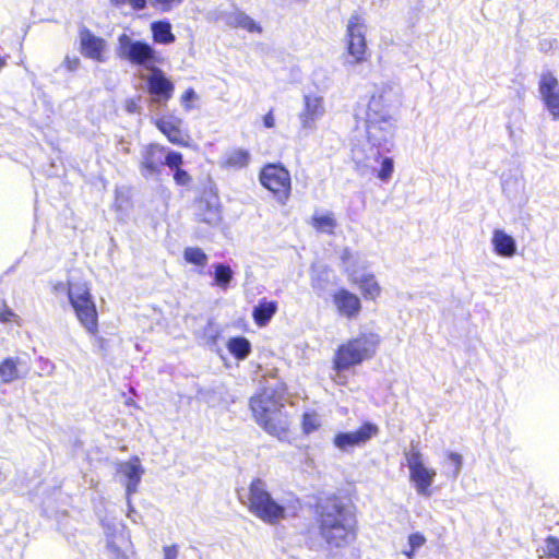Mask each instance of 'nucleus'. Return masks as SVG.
I'll return each mask as SVG.
<instances>
[{
  "instance_id": "obj_19",
  "label": "nucleus",
  "mask_w": 559,
  "mask_h": 559,
  "mask_svg": "<svg viewBox=\"0 0 559 559\" xmlns=\"http://www.w3.org/2000/svg\"><path fill=\"white\" fill-rule=\"evenodd\" d=\"M119 472L127 478L126 492L128 498L135 493L141 481L144 469L139 457L134 456L128 462L121 463Z\"/></svg>"
},
{
  "instance_id": "obj_34",
  "label": "nucleus",
  "mask_w": 559,
  "mask_h": 559,
  "mask_svg": "<svg viewBox=\"0 0 559 559\" xmlns=\"http://www.w3.org/2000/svg\"><path fill=\"white\" fill-rule=\"evenodd\" d=\"M183 164V156L181 153L176 151L165 152L164 154V165L169 167L173 171L177 168H180Z\"/></svg>"
},
{
  "instance_id": "obj_25",
  "label": "nucleus",
  "mask_w": 559,
  "mask_h": 559,
  "mask_svg": "<svg viewBox=\"0 0 559 559\" xmlns=\"http://www.w3.org/2000/svg\"><path fill=\"white\" fill-rule=\"evenodd\" d=\"M354 283L357 284L365 298L374 299L380 294V286L371 274L354 275Z\"/></svg>"
},
{
  "instance_id": "obj_50",
  "label": "nucleus",
  "mask_w": 559,
  "mask_h": 559,
  "mask_svg": "<svg viewBox=\"0 0 559 559\" xmlns=\"http://www.w3.org/2000/svg\"><path fill=\"white\" fill-rule=\"evenodd\" d=\"M5 61L4 59L0 56V69L4 66Z\"/></svg>"
},
{
  "instance_id": "obj_6",
  "label": "nucleus",
  "mask_w": 559,
  "mask_h": 559,
  "mask_svg": "<svg viewBox=\"0 0 559 559\" xmlns=\"http://www.w3.org/2000/svg\"><path fill=\"white\" fill-rule=\"evenodd\" d=\"M117 53L131 64L143 67L148 71L163 61V58L151 44L133 39L124 33L118 37Z\"/></svg>"
},
{
  "instance_id": "obj_21",
  "label": "nucleus",
  "mask_w": 559,
  "mask_h": 559,
  "mask_svg": "<svg viewBox=\"0 0 559 559\" xmlns=\"http://www.w3.org/2000/svg\"><path fill=\"white\" fill-rule=\"evenodd\" d=\"M491 243L495 252L500 257L511 258L516 253L515 239L503 229L493 230Z\"/></svg>"
},
{
  "instance_id": "obj_10",
  "label": "nucleus",
  "mask_w": 559,
  "mask_h": 559,
  "mask_svg": "<svg viewBox=\"0 0 559 559\" xmlns=\"http://www.w3.org/2000/svg\"><path fill=\"white\" fill-rule=\"evenodd\" d=\"M367 26L361 15L354 13L350 15L346 26L347 52L353 58L354 63H359L366 59Z\"/></svg>"
},
{
  "instance_id": "obj_46",
  "label": "nucleus",
  "mask_w": 559,
  "mask_h": 559,
  "mask_svg": "<svg viewBox=\"0 0 559 559\" xmlns=\"http://www.w3.org/2000/svg\"><path fill=\"white\" fill-rule=\"evenodd\" d=\"M13 317H15L14 312L11 309L5 308L4 311L0 313V321L7 323Z\"/></svg>"
},
{
  "instance_id": "obj_12",
  "label": "nucleus",
  "mask_w": 559,
  "mask_h": 559,
  "mask_svg": "<svg viewBox=\"0 0 559 559\" xmlns=\"http://www.w3.org/2000/svg\"><path fill=\"white\" fill-rule=\"evenodd\" d=\"M145 80L153 102L159 106H165L173 97L174 83L157 67L150 71Z\"/></svg>"
},
{
  "instance_id": "obj_18",
  "label": "nucleus",
  "mask_w": 559,
  "mask_h": 559,
  "mask_svg": "<svg viewBox=\"0 0 559 559\" xmlns=\"http://www.w3.org/2000/svg\"><path fill=\"white\" fill-rule=\"evenodd\" d=\"M80 41L82 53L96 61H104L103 51L105 49V40L95 36L88 28L83 27L80 31Z\"/></svg>"
},
{
  "instance_id": "obj_16",
  "label": "nucleus",
  "mask_w": 559,
  "mask_h": 559,
  "mask_svg": "<svg viewBox=\"0 0 559 559\" xmlns=\"http://www.w3.org/2000/svg\"><path fill=\"white\" fill-rule=\"evenodd\" d=\"M182 120L173 115H165L155 120L156 128L175 145L188 146V134L181 130Z\"/></svg>"
},
{
  "instance_id": "obj_38",
  "label": "nucleus",
  "mask_w": 559,
  "mask_h": 559,
  "mask_svg": "<svg viewBox=\"0 0 559 559\" xmlns=\"http://www.w3.org/2000/svg\"><path fill=\"white\" fill-rule=\"evenodd\" d=\"M425 542H426V538L424 537L423 534H420V533L411 534L408 537V544L412 548V551L407 552V556L411 557L412 552L414 550H416L417 548L421 547L425 544Z\"/></svg>"
},
{
  "instance_id": "obj_4",
  "label": "nucleus",
  "mask_w": 559,
  "mask_h": 559,
  "mask_svg": "<svg viewBox=\"0 0 559 559\" xmlns=\"http://www.w3.org/2000/svg\"><path fill=\"white\" fill-rule=\"evenodd\" d=\"M238 495L249 511L267 524H276L286 518L285 506L273 499L266 484L260 478L251 481L247 492L239 491Z\"/></svg>"
},
{
  "instance_id": "obj_3",
  "label": "nucleus",
  "mask_w": 559,
  "mask_h": 559,
  "mask_svg": "<svg viewBox=\"0 0 559 559\" xmlns=\"http://www.w3.org/2000/svg\"><path fill=\"white\" fill-rule=\"evenodd\" d=\"M250 408L260 426L275 437L281 438L288 430L289 421L280 396L273 390L265 389L250 400Z\"/></svg>"
},
{
  "instance_id": "obj_35",
  "label": "nucleus",
  "mask_w": 559,
  "mask_h": 559,
  "mask_svg": "<svg viewBox=\"0 0 559 559\" xmlns=\"http://www.w3.org/2000/svg\"><path fill=\"white\" fill-rule=\"evenodd\" d=\"M320 418L317 414L306 413L302 417V430L309 435L320 427Z\"/></svg>"
},
{
  "instance_id": "obj_45",
  "label": "nucleus",
  "mask_w": 559,
  "mask_h": 559,
  "mask_svg": "<svg viewBox=\"0 0 559 559\" xmlns=\"http://www.w3.org/2000/svg\"><path fill=\"white\" fill-rule=\"evenodd\" d=\"M557 49L559 48V40L558 39H552V40H544L540 43V49L545 52H547L548 50L550 49Z\"/></svg>"
},
{
  "instance_id": "obj_47",
  "label": "nucleus",
  "mask_w": 559,
  "mask_h": 559,
  "mask_svg": "<svg viewBox=\"0 0 559 559\" xmlns=\"http://www.w3.org/2000/svg\"><path fill=\"white\" fill-rule=\"evenodd\" d=\"M263 123L266 128H273L275 124V119L272 111L267 112L263 118Z\"/></svg>"
},
{
  "instance_id": "obj_24",
  "label": "nucleus",
  "mask_w": 559,
  "mask_h": 559,
  "mask_svg": "<svg viewBox=\"0 0 559 559\" xmlns=\"http://www.w3.org/2000/svg\"><path fill=\"white\" fill-rule=\"evenodd\" d=\"M277 311V302L261 299L257 306L253 307L252 317L257 325L265 326Z\"/></svg>"
},
{
  "instance_id": "obj_8",
  "label": "nucleus",
  "mask_w": 559,
  "mask_h": 559,
  "mask_svg": "<svg viewBox=\"0 0 559 559\" xmlns=\"http://www.w3.org/2000/svg\"><path fill=\"white\" fill-rule=\"evenodd\" d=\"M68 296L82 325L92 334L97 331V311L88 289L83 285H70Z\"/></svg>"
},
{
  "instance_id": "obj_39",
  "label": "nucleus",
  "mask_w": 559,
  "mask_h": 559,
  "mask_svg": "<svg viewBox=\"0 0 559 559\" xmlns=\"http://www.w3.org/2000/svg\"><path fill=\"white\" fill-rule=\"evenodd\" d=\"M197 93L193 88H188L183 95L181 96V103L186 107L187 110L191 109V106L189 105L190 102L197 99Z\"/></svg>"
},
{
  "instance_id": "obj_13",
  "label": "nucleus",
  "mask_w": 559,
  "mask_h": 559,
  "mask_svg": "<svg viewBox=\"0 0 559 559\" xmlns=\"http://www.w3.org/2000/svg\"><path fill=\"white\" fill-rule=\"evenodd\" d=\"M378 432L379 428L377 425L371 423H365L356 431L340 432L335 435L333 443L337 449L347 452L352 448L361 447L366 444Z\"/></svg>"
},
{
  "instance_id": "obj_37",
  "label": "nucleus",
  "mask_w": 559,
  "mask_h": 559,
  "mask_svg": "<svg viewBox=\"0 0 559 559\" xmlns=\"http://www.w3.org/2000/svg\"><path fill=\"white\" fill-rule=\"evenodd\" d=\"M173 176L178 186L187 187L192 182V177L181 167L175 169Z\"/></svg>"
},
{
  "instance_id": "obj_36",
  "label": "nucleus",
  "mask_w": 559,
  "mask_h": 559,
  "mask_svg": "<svg viewBox=\"0 0 559 559\" xmlns=\"http://www.w3.org/2000/svg\"><path fill=\"white\" fill-rule=\"evenodd\" d=\"M544 554L548 557L559 559V538L555 536H548L545 539Z\"/></svg>"
},
{
  "instance_id": "obj_22",
  "label": "nucleus",
  "mask_w": 559,
  "mask_h": 559,
  "mask_svg": "<svg viewBox=\"0 0 559 559\" xmlns=\"http://www.w3.org/2000/svg\"><path fill=\"white\" fill-rule=\"evenodd\" d=\"M195 216L199 222L205 223L210 226H216L221 222L218 207L203 199L197 203Z\"/></svg>"
},
{
  "instance_id": "obj_29",
  "label": "nucleus",
  "mask_w": 559,
  "mask_h": 559,
  "mask_svg": "<svg viewBox=\"0 0 559 559\" xmlns=\"http://www.w3.org/2000/svg\"><path fill=\"white\" fill-rule=\"evenodd\" d=\"M312 226L320 233L332 235L334 228L337 226V222L333 213L329 212L323 215H313Z\"/></svg>"
},
{
  "instance_id": "obj_5",
  "label": "nucleus",
  "mask_w": 559,
  "mask_h": 559,
  "mask_svg": "<svg viewBox=\"0 0 559 559\" xmlns=\"http://www.w3.org/2000/svg\"><path fill=\"white\" fill-rule=\"evenodd\" d=\"M379 343L378 334L365 333L341 345L335 354L334 369L336 371L347 370L370 359L376 354Z\"/></svg>"
},
{
  "instance_id": "obj_9",
  "label": "nucleus",
  "mask_w": 559,
  "mask_h": 559,
  "mask_svg": "<svg viewBox=\"0 0 559 559\" xmlns=\"http://www.w3.org/2000/svg\"><path fill=\"white\" fill-rule=\"evenodd\" d=\"M405 459L409 478L415 484L418 495L429 497L431 495L429 487L435 480L436 471L425 466L421 453L414 447L405 453Z\"/></svg>"
},
{
  "instance_id": "obj_41",
  "label": "nucleus",
  "mask_w": 559,
  "mask_h": 559,
  "mask_svg": "<svg viewBox=\"0 0 559 559\" xmlns=\"http://www.w3.org/2000/svg\"><path fill=\"white\" fill-rule=\"evenodd\" d=\"M164 559H178L179 551L177 545L165 546L163 548Z\"/></svg>"
},
{
  "instance_id": "obj_15",
  "label": "nucleus",
  "mask_w": 559,
  "mask_h": 559,
  "mask_svg": "<svg viewBox=\"0 0 559 559\" xmlns=\"http://www.w3.org/2000/svg\"><path fill=\"white\" fill-rule=\"evenodd\" d=\"M325 112L324 100L321 96L307 94L304 96V109L298 118L302 131H313L317 128V121Z\"/></svg>"
},
{
  "instance_id": "obj_2",
  "label": "nucleus",
  "mask_w": 559,
  "mask_h": 559,
  "mask_svg": "<svg viewBox=\"0 0 559 559\" xmlns=\"http://www.w3.org/2000/svg\"><path fill=\"white\" fill-rule=\"evenodd\" d=\"M356 516L352 508L337 497L326 498L317 504L319 534L329 548H344L357 535Z\"/></svg>"
},
{
  "instance_id": "obj_28",
  "label": "nucleus",
  "mask_w": 559,
  "mask_h": 559,
  "mask_svg": "<svg viewBox=\"0 0 559 559\" xmlns=\"http://www.w3.org/2000/svg\"><path fill=\"white\" fill-rule=\"evenodd\" d=\"M20 365L19 358H5L0 364V377L2 382L10 383L20 378L17 366Z\"/></svg>"
},
{
  "instance_id": "obj_40",
  "label": "nucleus",
  "mask_w": 559,
  "mask_h": 559,
  "mask_svg": "<svg viewBox=\"0 0 559 559\" xmlns=\"http://www.w3.org/2000/svg\"><path fill=\"white\" fill-rule=\"evenodd\" d=\"M80 63H81V61L78 57L71 58V57L67 56L63 61V64L70 72L76 71L80 67Z\"/></svg>"
},
{
  "instance_id": "obj_7",
  "label": "nucleus",
  "mask_w": 559,
  "mask_h": 559,
  "mask_svg": "<svg viewBox=\"0 0 559 559\" xmlns=\"http://www.w3.org/2000/svg\"><path fill=\"white\" fill-rule=\"evenodd\" d=\"M261 185L271 191L281 204H286L290 197L292 179L289 171L281 164L265 165L259 176Z\"/></svg>"
},
{
  "instance_id": "obj_1",
  "label": "nucleus",
  "mask_w": 559,
  "mask_h": 559,
  "mask_svg": "<svg viewBox=\"0 0 559 559\" xmlns=\"http://www.w3.org/2000/svg\"><path fill=\"white\" fill-rule=\"evenodd\" d=\"M396 120L383 116L368 117L366 115V132L368 143L371 145L369 154L364 158L354 152V159L361 176L377 174L382 181H389L394 170L391 157H383V152H390L394 145Z\"/></svg>"
},
{
  "instance_id": "obj_23",
  "label": "nucleus",
  "mask_w": 559,
  "mask_h": 559,
  "mask_svg": "<svg viewBox=\"0 0 559 559\" xmlns=\"http://www.w3.org/2000/svg\"><path fill=\"white\" fill-rule=\"evenodd\" d=\"M226 22L231 27L242 28L249 33H262V26L240 10L229 13Z\"/></svg>"
},
{
  "instance_id": "obj_49",
  "label": "nucleus",
  "mask_w": 559,
  "mask_h": 559,
  "mask_svg": "<svg viewBox=\"0 0 559 559\" xmlns=\"http://www.w3.org/2000/svg\"><path fill=\"white\" fill-rule=\"evenodd\" d=\"M123 0H111V2L115 3V5L117 7H120V3L122 2Z\"/></svg>"
},
{
  "instance_id": "obj_11",
  "label": "nucleus",
  "mask_w": 559,
  "mask_h": 559,
  "mask_svg": "<svg viewBox=\"0 0 559 559\" xmlns=\"http://www.w3.org/2000/svg\"><path fill=\"white\" fill-rule=\"evenodd\" d=\"M399 104L397 88L390 84H383L370 97L366 115L368 117L383 116V118H394L393 110Z\"/></svg>"
},
{
  "instance_id": "obj_17",
  "label": "nucleus",
  "mask_w": 559,
  "mask_h": 559,
  "mask_svg": "<svg viewBox=\"0 0 559 559\" xmlns=\"http://www.w3.org/2000/svg\"><path fill=\"white\" fill-rule=\"evenodd\" d=\"M333 304L340 316L347 319L356 318L361 310V302L358 296L342 288L333 295Z\"/></svg>"
},
{
  "instance_id": "obj_31",
  "label": "nucleus",
  "mask_w": 559,
  "mask_h": 559,
  "mask_svg": "<svg viewBox=\"0 0 559 559\" xmlns=\"http://www.w3.org/2000/svg\"><path fill=\"white\" fill-rule=\"evenodd\" d=\"M183 258L188 263L202 267L206 265L209 260L206 253L198 247L186 248L183 251Z\"/></svg>"
},
{
  "instance_id": "obj_20",
  "label": "nucleus",
  "mask_w": 559,
  "mask_h": 559,
  "mask_svg": "<svg viewBox=\"0 0 559 559\" xmlns=\"http://www.w3.org/2000/svg\"><path fill=\"white\" fill-rule=\"evenodd\" d=\"M538 92L545 106L559 99V82L550 71L540 74Z\"/></svg>"
},
{
  "instance_id": "obj_51",
  "label": "nucleus",
  "mask_w": 559,
  "mask_h": 559,
  "mask_svg": "<svg viewBox=\"0 0 559 559\" xmlns=\"http://www.w3.org/2000/svg\"><path fill=\"white\" fill-rule=\"evenodd\" d=\"M128 110H129V111H133V105H130V106L128 107Z\"/></svg>"
},
{
  "instance_id": "obj_48",
  "label": "nucleus",
  "mask_w": 559,
  "mask_h": 559,
  "mask_svg": "<svg viewBox=\"0 0 559 559\" xmlns=\"http://www.w3.org/2000/svg\"><path fill=\"white\" fill-rule=\"evenodd\" d=\"M197 557V549L194 547H189L182 555L181 559H194Z\"/></svg>"
},
{
  "instance_id": "obj_14",
  "label": "nucleus",
  "mask_w": 559,
  "mask_h": 559,
  "mask_svg": "<svg viewBox=\"0 0 559 559\" xmlns=\"http://www.w3.org/2000/svg\"><path fill=\"white\" fill-rule=\"evenodd\" d=\"M165 152L166 147L156 143L145 146L140 162V173L144 178H157L162 174Z\"/></svg>"
},
{
  "instance_id": "obj_44",
  "label": "nucleus",
  "mask_w": 559,
  "mask_h": 559,
  "mask_svg": "<svg viewBox=\"0 0 559 559\" xmlns=\"http://www.w3.org/2000/svg\"><path fill=\"white\" fill-rule=\"evenodd\" d=\"M545 107L549 111L554 120H559V99Z\"/></svg>"
},
{
  "instance_id": "obj_30",
  "label": "nucleus",
  "mask_w": 559,
  "mask_h": 559,
  "mask_svg": "<svg viewBox=\"0 0 559 559\" xmlns=\"http://www.w3.org/2000/svg\"><path fill=\"white\" fill-rule=\"evenodd\" d=\"M214 267V284L223 289H225L233 280L234 272L229 265L225 263H216L213 265Z\"/></svg>"
},
{
  "instance_id": "obj_33",
  "label": "nucleus",
  "mask_w": 559,
  "mask_h": 559,
  "mask_svg": "<svg viewBox=\"0 0 559 559\" xmlns=\"http://www.w3.org/2000/svg\"><path fill=\"white\" fill-rule=\"evenodd\" d=\"M447 456L449 461L447 474L455 479L461 473L463 466V457L456 452H448Z\"/></svg>"
},
{
  "instance_id": "obj_43",
  "label": "nucleus",
  "mask_w": 559,
  "mask_h": 559,
  "mask_svg": "<svg viewBox=\"0 0 559 559\" xmlns=\"http://www.w3.org/2000/svg\"><path fill=\"white\" fill-rule=\"evenodd\" d=\"M130 4L134 10H143L146 7V0H123L120 5Z\"/></svg>"
},
{
  "instance_id": "obj_42",
  "label": "nucleus",
  "mask_w": 559,
  "mask_h": 559,
  "mask_svg": "<svg viewBox=\"0 0 559 559\" xmlns=\"http://www.w3.org/2000/svg\"><path fill=\"white\" fill-rule=\"evenodd\" d=\"M107 547L109 550L116 555V559H129L128 556L120 550V548L115 544L114 540H107Z\"/></svg>"
},
{
  "instance_id": "obj_27",
  "label": "nucleus",
  "mask_w": 559,
  "mask_h": 559,
  "mask_svg": "<svg viewBox=\"0 0 559 559\" xmlns=\"http://www.w3.org/2000/svg\"><path fill=\"white\" fill-rule=\"evenodd\" d=\"M227 348L235 358L242 360L250 354L251 344L245 336H236L228 341Z\"/></svg>"
},
{
  "instance_id": "obj_26",
  "label": "nucleus",
  "mask_w": 559,
  "mask_h": 559,
  "mask_svg": "<svg viewBox=\"0 0 559 559\" xmlns=\"http://www.w3.org/2000/svg\"><path fill=\"white\" fill-rule=\"evenodd\" d=\"M153 39L157 44L168 45L176 40L171 32V24L167 21H157L151 24Z\"/></svg>"
},
{
  "instance_id": "obj_32",
  "label": "nucleus",
  "mask_w": 559,
  "mask_h": 559,
  "mask_svg": "<svg viewBox=\"0 0 559 559\" xmlns=\"http://www.w3.org/2000/svg\"><path fill=\"white\" fill-rule=\"evenodd\" d=\"M250 154L248 151L239 148L230 152L226 157V165L235 168H242L249 164Z\"/></svg>"
}]
</instances>
